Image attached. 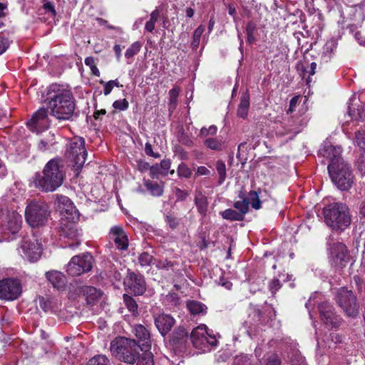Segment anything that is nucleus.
<instances>
[{"mask_svg": "<svg viewBox=\"0 0 365 365\" xmlns=\"http://www.w3.org/2000/svg\"><path fill=\"white\" fill-rule=\"evenodd\" d=\"M47 105L51 115L58 120H69L76 109L75 98L66 86L51 84L47 91Z\"/></svg>", "mask_w": 365, "mask_h": 365, "instance_id": "1", "label": "nucleus"}, {"mask_svg": "<svg viewBox=\"0 0 365 365\" xmlns=\"http://www.w3.org/2000/svg\"><path fill=\"white\" fill-rule=\"evenodd\" d=\"M64 178L62 160L55 158L45 165L41 173H36L34 182L35 187L41 191L53 192L63 184Z\"/></svg>", "mask_w": 365, "mask_h": 365, "instance_id": "2", "label": "nucleus"}, {"mask_svg": "<svg viewBox=\"0 0 365 365\" xmlns=\"http://www.w3.org/2000/svg\"><path fill=\"white\" fill-rule=\"evenodd\" d=\"M326 224L333 230H344L351 223L348 206L342 202L328 205L323 210Z\"/></svg>", "mask_w": 365, "mask_h": 365, "instance_id": "3", "label": "nucleus"}, {"mask_svg": "<svg viewBox=\"0 0 365 365\" xmlns=\"http://www.w3.org/2000/svg\"><path fill=\"white\" fill-rule=\"evenodd\" d=\"M110 350L116 359L133 364L137 360L140 348L135 339L119 336L111 341Z\"/></svg>", "mask_w": 365, "mask_h": 365, "instance_id": "4", "label": "nucleus"}, {"mask_svg": "<svg viewBox=\"0 0 365 365\" xmlns=\"http://www.w3.org/2000/svg\"><path fill=\"white\" fill-rule=\"evenodd\" d=\"M328 171L333 183L341 190H349L354 183V175L350 165L344 162L329 164Z\"/></svg>", "mask_w": 365, "mask_h": 365, "instance_id": "5", "label": "nucleus"}, {"mask_svg": "<svg viewBox=\"0 0 365 365\" xmlns=\"http://www.w3.org/2000/svg\"><path fill=\"white\" fill-rule=\"evenodd\" d=\"M51 211L48 205L44 201L31 200L25 210V220L31 227L44 225L49 217Z\"/></svg>", "mask_w": 365, "mask_h": 365, "instance_id": "6", "label": "nucleus"}, {"mask_svg": "<svg viewBox=\"0 0 365 365\" xmlns=\"http://www.w3.org/2000/svg\"><path fill=\"white\" fill-rule=\"evenodd\" d=\"M77 220L61 218L58 232L60 240L65 243V247L74 249L81 244V230L76 224Z\"/></svg>", "mask_w": 365, "mask_h": 365, "instance_id": "7", "label": "nucleus"}, {"mask_svg": "<svg viewBox=\"0 0 365 365\" xmlns=\"http://www.w3.org/2000/svg\"><path fill=\"white\" fill-rule=\"evenodd\" d=\"M335 300L347 317L355 318L358 316L359 305L352 291L341 287L336 293Z\"/></svg>", "mask_w": 365, "mask_h": 365, "instance_id": "8", "label": "nucleus"}, {"mask_svg": "<svg viewBox=\"0 0 365 365\" xmlns=\"http://www.w3.org/2000/svg\"><path fill=\"white\" fill-rule=\"evenodd\" d=\"M328 259L330 265L336 269H342L349 260V250L346 246L340 242L328 243Z\"/></svg>", "mask_w": 365, "mask_h": 365, "instance_id": "9", "label": "nucleus"}, {"mask_svg": "<svg viewBox=\"0 0 365 365\" xmlns=\"http://www.w3.org/2000/svg\"><path fill=\"white\" fill-rule=\"evenodd\" d=\"M190 339L193 346L203 352L210 351V346H216L217 344L215 336L208 333L205 324H200L193 329Z\"/></svg>", "mask_w": 365, "mask_h": 365, "instance_id": "10", "label": "nucleus"}, {"mask_svg": "<svg viewBox=\"0 0 365 365\" xmlns=\"http://www.w3.org/2000/svg\"><path fill=\"white\" fill-rule=\"evenodd\" d=\"M19 254L30 262L38 261L42 253L41 243L34 236H26L18 247Z\"/></svg>", "mask_w": 365, "mask_h": 365, "instance_id": "11", "label": "nucleus"}, {"mask_svg": "<svg viewBox=\"0 0 365 365\" xmlns=\"http://www.w3.org/2000/svg\"><path fill=\"white\" fill-rule=\"evenodd\" d=\"M68 158L73 163L76 171H79L83 166L87 152L85 148V140L81 137L73 138L68 145Z\"/></svg>", "mask_w": 365, "mask_h": 365, "instance_id": "12", "label": "nucleus"}, {"mask_svg": "<svg viewBox=\"0 0 365 365\" xmlns=\"http://www.w3.org/2000/svg\"><path fill=\"white\" fill-rule=\"evenodd\" d=\"M93 258L88 253L73 257L66 265L67 273L72 276H79L88 272L93 267Z\"/></svg>", "mask_w": 365, "mask_h": 365, "instance_id": "13", "label": "nucleus"}, {"mask_svg": "<svg viewBox=\"0 0 365 365\" xmlns=\"http://www.w3.org/2000/svg\"><path fill=\"white\" fill-rule=\"evenodd\" d=\"M21 216L16 211L9 212L2 220L0 227V242L10 240L11 235L17 233L21 227Z\"/></svg>", "mask_w": 365, "mask_h": 365, "instance_id": "14", "label": "nucleus"}, {"mask_svg": "<svg viewBox=\"0 0 365 365\" xmlns=\"http://www.w3.org/2000/svg\"><path fill=\"white\" fill-rule=\"evenodd\" d=\"M55 206L56 209L61 213V218L78 220L79 212L68 197L61 195H56Z\"/></svg>", "mask_w": 365, "mask_h": 365, "instance_id": "15", "label": "nucleus"}, {"mask_svg": "<svg viewBox=\"0 0 365 365\" xmlns=\"http://www.w3.org/2000/svg\"><path fill=\"white\" fill-rule=\"evenodd\" d=\"M21 293V285L19 279L6 278L0 281V298L14 300Z\"/></svg>", "mask_w": 365, "mask_h": 365, "instance_id": "16", "label": "nucleus"}, {"mask_svg": "<svg viewBox=\"0 0 365 365\" xmlns=\"http://www.w3.org/2000/svg\"><path fill=\"white\" fill-rule=\"evenodd\" d=\"M123 284L125 289L135 295H142L146 289L144 277L130 271L125 277Z\"/></svg>", "mask_w": 365, "mask_h": 365, "instance_id": "17", "label": "nucleus"}, {"mask_svg": "<svg viewBox=\"0 0 365 365\" xmlns=\"http://www.w3.org/2000/svg\"><path fill=\"white\" fill-rule=\"evenodd\" d=\"M319 310L322 322L330 328H337L341 322V318L336 314L331 303L324 302L319 305Z\"/></svg>", "mask_w": 365, "mask_h": 365, "instance_id": "18", "label": "nucleus"}, {"mask_svg": "<svg viewBox=\"0 0 365 365\" xmlns=\"http://www.w3.org/2000/svg\"><path fill=\"white\" fill-rule=\"evenodd\" d=\"M108 238L110 242L112 243L117 250L124 251L128 249L129 245L128 238L122 227H112L108 234Z\"/></svg>", "mask_w": 365, "mask_h": 365, "instance_id": "19", "label": "nucleus"}, {"mask_svg": "<svg viewBox=\"0 0 365 365\" xmlns=\"http://www.w3.org/2000/svg\"><path fill=\"white\" fill-rule=\"evenodd\" d=\"M27 125L31 130L38 132L47 129L50 125L47 110L44 108H39L27 122Z\"/></svg>", "mask_w": 365, "mask_h": 365, "instance_id": "20", "label": "nucleus"}, {"mask_svg": "<svg viewBox=\"0 0 365 365\" xmlns=\"http://www.w3.org/2000/svg\"><path fill=\"white\" fill-rule=\"evenodd\" d=\"M153 319L155 326L163 336L172 329L175 323V319L171 315L164 313L155 314Z\"/></svg>", "mask_w": 365, "mask_h": 365, "instance_id": "21", "label": "nucleus"}, {"mask_svg": "<svg viewBox=\"0 0 365 365\" xmlns=\"http://www.w3.org/2000/svg\"><path fill=\"white\" fill-rule=\"evenodd\" d=\"M133 333L137 339V345L141 351L148 350L151 346L150 334L148 329L142 324H136L133 328Z\"/></svg>", "mask_w": 365, "mask_h": 365, "instance_id": "22", "label": "nucleus"}, {"mask_svg": "<svg viewBox=\"0 0 365 365\" xmlns=\"http://www.w3.org/2000/svg\"><path fill=\"white\" fill-rule=\"evenodd\" d=\"M341 152L342 149L340 146H334L329 144L323 145L319 151L322 156L327 158L330 160L329 164H333L334 162H337V163L344 162L341 157Z\"/></svg>", "mask_w": 365, "mask_h": 365, "instance_id": "23", "label": "nucleus"}, {"mask_svg": "<svg viewBox=\"0 0 365 365\" xmlns=\"http://www.w3.org/2000/svg\"><path fill=\"white\" fill-rule=\"evenodd\" d=\"M46 277L52 286L57 289H61L66 286V278L65 275L59 271H48L46 272Z\"/></svg>", "mask_w": 365, "mask_h": 365, "instance_id": "24", "label": "nucleus"}, {"mask_svg": "<svg viewBox=\"0 0 365 365\" xmlns=\"http://www.w3.org/2000/svg\"><path fill=\"white\" fill-rule=\"evenodd\" d=\"M80 292L85 297L87 304L90 305L94 304L102 295L101 290H98L92 286L81 287Z\"/></svg>", "mask_w": 365, "mask_h": 365, "instance_id": "25", "label": "nucleus"}, {"mask_svg": "<svg viewBox=\"0 0 365 365\" xmlns=\"http://www.w3.org/2000/svg\"><path fill=\"white\" fill-rule=\"evenodd\" d=\"M337 47V41L334 38L328 40L322 48L321 53L322 61L327 63L331 60Z\"/></svg>", "mask_w": 365, "mask_h": 365, "instance_id": "26", "label": "nucleus"}, {"mask_svg": "<svg viewBox=\"0 0 365 365\" xmlns=\"http://www.w3.org/2000/svg\"><path fill=\"white\" fill-rule=\"evenodd\" d=\"M265 190L258 189V190H251L249 192L247 197L249 205L255 210H259L262 207L261 198L263 197V194H266Z\"/></svg>", "mask_w": 365, "mask_h": 365, "instance_id": "27", "label": "nucleus"}, {"mask_svg": "<svg viewBox=\"0 0 365 365\" xmlns=\"http://www.w3.org/2000/svg\"><path fill=\"white\" fill-rule=\"evenodd\" d=\"M144 185L152 196L160 197L163 194V182L158 183L150 180H144Z\"/></svg>", "mask_w": 365, "mask_h": 365, "instance_id": "28", "label": "nucleus"}, {"mask_svg": "<svg viewBox=\"0 0 365 365\" xmlns=\"http://www.w3.org/2000/svg\"><path fill=\"white\" fill-rule=\"evenodd\" d=\"M187 307L192 315H205L207 309L206 305L195 300L188 301L187 302Z\"/></svg>", "mask_w": 365, "mask_h": 365, "instance_id": "29", "label": "nucleus"}, {"mask_svg": "<svg viewBox=\"0 0 365 365\" xmlns=\"http://www.w3.org/2000/svg\"><path fill=\"white\" fill-rule=\"evenodd\" d=\"M250 108V95L248 92H245L241 96L240 103L237 109V115L242 118L247 116Z\"/></svg>", "mask_w": 365, "mask_h": 365, "instance_id": "30", "label": "nucleus"}, {"mask_svg": "<svg viewBox=\"0 0 365 365\" xmlns=\"http://www.w3.org/2000/svg\"><path fill=\"white\" fill-rule=\"evenodd\" d=\"M189 339L188 332L184 327H178L173 334V341L175 344L182 346Z\"/></svg>", "mask_w": 365, "mask_h": 365, "instance_id": "31", "label": "nucleus"}, {"mask_svg": "<svg viewBox=\"0 0 365 365\" xmlns=\"http://www.w3.org/2000/svg\"><path fill=\"white\" fill-rule=\"evenodd\" d=\"M162 302L169 309H173L180 305L181 300L177 293L170 292L162 297Z\"/></svg>", "mask_w": 365, "mask_h": 365, "instance_id": "32", "label": "nucleus"}, {"mask_svg": "<svg viewBox=\"0 0 365 365\" xmlns=\"http://www.w3.org/2000/svg\"><path fill=\"white\" fill-rule=\"evenodd\" d=\"M195 204L197 207L198 212L202 216H205L208 207L207 197L202 192H198L195 195Z\"/></svg>", "mask_w": 365, "mask_h": 365, "instance_id": "33", "label": "nucleus"}, {"mask_svg": "<svg viewBox=\"0 0 365 365\" xmlns=\"http://www.w3.org/2000/svg\"><path fill=\"white\" fill-rule=\"evenodd\" d=\"M238 197L241 200H237L234 203V207L238 210L239 213H242V217L244 218L245 215L249 211V201L245 197V194L243 191H240Z\"/></svg>", "mask_w": 365, "mask_h": 365, "instance_id": "34", "label": "nucleus"}, {"mask_svg": "<svg viewBox=\"0 0 365 365\" xmlns=\"http://www.w3.org/2000/svg\"><path fill=\"white\" fill-rule=\"evenodd\" d=\"M282 127L284 130H278L277 131V135H279L280 136H284V135H286L288 134H292V136H294L295 135L299 133L301 130L299 127L294 125L292 120L288 121V123L286 124L285 125H282Z\"/></svg>", "mask_w": 365, "mask_h": 365, "instance_id": "35", "label": "nucleus"}, {"mask_svg": "<svg viewBox=\"0 0 365 365\" xmlns=\"http://www.w3.org/2000/svg\"><path fill=\"white\" fill-rule=\"evenodd\" d=\"M220 214L223 219L227 220L241 221L244 219L242 217V213H239L238 211L232 209H227L220 212Z\"/></svg>", "mask_w": 365, "mask_h": 365, "instance_id": "36", "label": "nucleus"}, {"mask_svg": "<svg viewBox=\"0 0 365 365\" xmlns=\"http://www.w3.org/2000/svg\"><path fill=\"white\" fill-rule=\"evenodd\" d=\"M135 363H136V365H154L153 355L151 352L145 349V352L141 355L138 352V356Z\"/></svg>", "mask_w": 365, "mask_h": 365, "instance_id": "37", "label": "nucleus"}, {"mask_svg": "<svg viewBox=\"0 0 365 365\" xmlns=\"http://www.w3.org/2000/svg\"><path fill=\"white\" fill-rule=\"evenodd\" d=\"M42 12L47 14L48 18L54 19L56 16L54 4L47 0H43V4L38 10L39 14H41Z\"/></svg>", "mask_w": 365, "mask_h": 365, "instance_id": "38", "label": "nucleus"}, {"mask_svg": "<svg viewBox=\"0 0 365 365\" xmlns=\"http://www.w3.org/2000/svg\"><path fill=\"white\" fill-rule=\"evenodd\" d=\"M204 144L213 150H222L223 147L222 140L217 138H209L204 141Z\"/></svg>", "mask_w": 365, "mask_h": 365, "instance_id": "39", "label": "nucleus"}, {"mask_svg": "<svg viewBox=\"0 0 365 365\" xmlns=\"http://www.w3.org/2000/svg\"><path fill=\"white\" fill-rule=\"evenodd\" d=\"M216 170L219 175L218 183L222 185L227 177L225 163L221 160H217L216 163Z\"/></svg>", "mask_w": 365, "mask_h": 365, "instance_id": "40", "label": "nucleus"}, {"mask_svg": "<svg viewBox=\"0 0 365 365\" xmlns=\"http://www.w3.org/2000/svg\"><path fill=\"white\" fill-rule=\"evenodd\" d=\"M142 43L140 41H135L130 45L125 52L126 58H130L136 55L141 49Z\"/></svg>", "mask_w": 365, "mask_h": 365, "instance_id": "41", "label": "nucleus"}, {"mask_svg": "<svg viewBox=\"0 0 365 365\" xmlns=\"http://www.w3.org/2000/svg\"><path fill=\"white\" fill-rule=\"evenodd\" d=\"M55 143L53 135L48 136L46 138L41 139L38 143V149L40 151L44 152L48 149Z\"/></svg>", "mask_w": 365, "mask_h": 365, "instance_id": "42", "label": "nucleus"}, {"mask_svg": "<svg viewBox=\"0 0 365 365\" xmlns=\"http://www.w3.org/2000/svg\"><path fill=\"white\" fill-rule=\"evenodd\" d=\"M180 92V89L178 87H174L169 91V106L170 109H175L177 106L178 97Z\"/></svg>", "mask_w": 365, "mask_h": 365, "instance_id": "43", "label": "nucleus"}, {"mask_svg": "<svg viewBox=\"0 0 365 365\" xmlns=\"http://www.w3.org/2000/svg\"><path fill=\"white\" fill-rule=\"evenodd\" d=\"M124 302L128 309L133 314H138V304L130 296L124 294Z\"/></svg>", "mask_w": 365, "mask_h": 365, "instance_id": "44", "label": "nucleus"}, {"mask_svg": "<svg viewBox=\"0 0 365 365\" xmlns=\"http://www.w3.org/2000/svg\"><path fill=\"white\" fill-rule=\"evenodd\" d=\"M205 31V28L203 26L200 25L194 31L193 34V40L192 41V47L195 49H197L200 45V38L202 36V34H203Z\"/></svg>", "mask_w": 365, "mask_h": 365, "instance_id": "45", "label": "nucleus"}, {"mask_svg": "<svg viewBox=\"0 0 365 365\" xmlns=\"http://www.w3.org/2000/svg\"><path fill=\"white\" fill-rule=\"evenodd\" d=\"M155 259L148 252H143L138 257V261L142 267L150 265Z\"/></svg>", "mask_w": 365, "mask_h": 365, "instance_id": "46", "label": "nucleus"}, {"mask_svg": "<svg viewBox=\"0 0 365 365\" xmlns=\"http://www.w3.org/2000/svg\"><path fill=\"white\" fill-rule=\"evenodd\" d=\"M317 68V63L315 62H312L308 68H304L302 71V78H305L306 75L308 74V77L306 80L307 85L309 86L312 82V79L310 76H313L315 74Z\"/></svg>", "mask_w": 365, "mask_h": 365, "instance_id": "47", "label": "nucleus"}, {"mask_svg": "<svg viewBox=\"0 0 365 365\" xmlns=\"http://www.w3.org/2000/svg\"><path fill=\"white\" fill-rule=\"evenodd\" d=\"M108 359L104 355H97L91 358L87 365H108Z\"/></svg>", "mask_w": 365, "mask_h": 365, "instance_id": "48", "label": "nucleus"}, {"mask_svg": "<svg viewBox=\"0 0 365 365\" xmlns=\"http://www.w3.org/2000/svg\"><path fill=\"white\" fill-rule=\"evenodd\" d=\"M178 174L180 177L189 178L192 175V172L186 164L182 163L178 168Z\"/></svg>", "mask_w": 365, "mask_h": 365, "instance_id": "49", "label": "nucleus"}, {"mask_svg": "<svg viewBox=\"0 0 365 365\" xmlns=\"http://www.w3.org/2000/svg\"><path fill=\"white\" fill-rule=\"evenodd\" d=\"M235 365H254L247 355L237 356L234 361Z\"/></svg>", "mask_w": 365, "mask_h": 365, "instance_id": "50", "label": "nucleus"}, {"mask_svg": "<svg viewBox=\"0 0 365 365\" xmlns=\"http://www.w3.org/2000/svg\"><path fill=\"white\" fill-rule=\"evenodd\" d=\"M129 103L126 99L117 100L113 103V107L119 110H125L128 108Z\"/></svg>", "mask_w": 365, "mask_h": 365, "instance_id": "51", "label": "nucleus"}, {"mask_svg": "<svg viewBox=\"0 0 365 365\" xmlns=\"http://www.w3.org/2000/svg\"><path fill=\"white\" fill-rule=\"evenodd\" d=\"M155 265L158 269L169 270L170 269L173 268L174 263L168 259H161L158 260L155 263Z\"/></svg>", "mask_w": 365, "mask_h": 365, "instance_id": "52", "label": "nucleus"}, {"mask_svg": "<svg viewBox=\"0 0 365 365\" xmlns=\"http://www.w3.org/2000/svg\"><path fill=\"white\" fill-rule=\"evenodd\" d=\"M266 365H281V360L277 354H272L265 359Z\"/></svg>", "mask_w": 365, "mask_h": 365, "instance_id": "53", "label": "nucleus"}, {"mask_svg": "<svg viewBox=\"0 0 365 365\" xmlns=\"http://www.w3.org/2000/svg\"><path fill=\"white\" fill-rule=\"evenodd\" d=\"M217 128L215 125H210L208 128H202L200 131V135L202 137H206L208 135H215L217 133Z\"/></svg>", "mask_w": 365, "mask_h": 365, "instance_id": "54", "label": "nucleus"}, {"mask_svg": "<svg viewBox=\"0 0 365 365\" xmlns=\"http://www.w3.org/2000/svg\"><path fill=\"white\" fill-rule=\"evenodd\" d=\"M356 140L359 147L365 150V130L356 133Z\"/></svg>", "mask_w": 365, "mask_h": 365, "instance_id": "55", "label": "nucleus"}, {"mask_svg": "<svg viewBox=\"0 0 365 365\" xmlns=\"http://www.w3.org/2000/svg\"><path fill=\"white\" fill-rule=\"evenodd\" d=\"M269 290L272 294H274L277 291H278L281 288V284L279 280L277 279H274L269 282Z\"/></svg>", "mask_w": 365, "mask_h": 365, "instance_id": "56", "label": "nucleus"}, {"mask_svg": "<svg viewBox=\"0 0 365 365\" xmlns=\"http://www.w3.org/2000/svg\"><path fill=\"white\" fill-rule=\"evenodd\" d=\"M171 163L170 160H163L160 165H158L160 168L161 171L163 172V175H166L168 170L170 168Z\"/></svg>", "mask_w": 365, "mask_h": 365, "instance_id": "57", "label": "nucleus"}, {"mask_svg": "<svg viewBox=\"0 0 365 365\" xmlns=\"http://www.w3.org/2000/svg\"><path fill=\"white\" fill-rule=\"evenodd\" d=\"M100 83L101 84H103V86H104L103 94L105 96L109 95L111 93L113 88V86L111 83V81H109L108 82H104L103 81H101Z\"/></svg>", "mask_w": 365, "mask_h": 365, "instance_id": "58", "label": "nucleus"}, {"mask_svg": "<svg viewBox=\"0 0 365 365\" xmlns=\"http://www.w3.org/2000/svg\"><path fill=\"white\" fill-rule=\"evenodd\" d=\"M9 46V41L0 36V55L4 53Z\"/></svg>", "mask_w": 365, "mask_h": 365, "instance_id": "59", "label": "nucleus"}, {"mask_svg": "<svg viewBox=\"0 0 365 365\" xmlns=\"http://www.w3.org/2000/svg\"><path fill=\"white\" fill-rule=\"evenodd\" d=\"M96 20L100 25L106 26L109 29H113V30H115L118 31L120 30V28H119L118 26H114L108 24V21L103 19L98 18Z\"/></svg>", "mask_w": 365, "mask_h": 365, "instance_id": "60", "label": "nucleus"}, {"mask_svg": "<svg viewBox=\"0 0 365 365\" xmlns=\"http://www.w3.org/2000/svg\"><path fill=\"white\" fill-rule=\"evenodd\" d=\"M158 174H163L158 165H153L150 168V175L151 178H155Z\"/></svg>", "mask_w": 365, "mask_h": 365, "instance_id": "61", "label": "nucleus"}, {"mask_svg": "<svg viewBox=\"0 0 365 365\" xmlns=\"http://www.w3.org/2000/svg\"><path fill=\"white\" fill-rule=\"evenodd\" d=\"M299 101V96H294L289 101V106L287 113H292Z\"/></svg>", "mask_w": 365, "mask_h": 365, "instance_id": "62", "label": "nucleus"}, {"mask_svg": "<svg viewBox=\"0 0 365 365\" xmlns=\"http://www.w3.org/2000/svg\"><path fill=\"white\" fill-rule=\"evenodd\" d=\"M256 30H257V26H256L255 23H254L253 21L248 22V24H247V26H246V34H255Z\"/></svg>", "mask_w": 365, "mask_h": 365, "instance_id": "63", "label": "nucleus"}, {"mask_svg": "<svg viewBox=\"0 0 365 365\" xmlns=\"http://www.w3.org/2000/svg\"><path fill=\"white\" fill-rule=\"evenodd\" d=\"M196 174L197 175H209L210 174V171L205 166H200L197 169Z\"/></svg>", "mask_w": 365, "mask_h": 365, "instance_id": "64", "label": "nucleus"}]
</instances>
